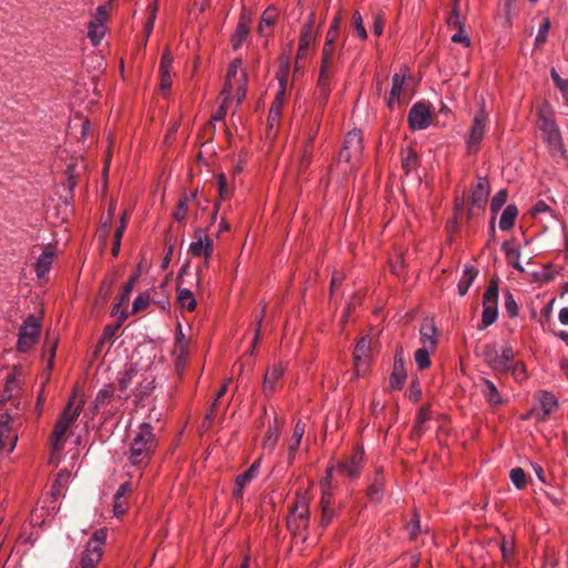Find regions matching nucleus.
I'll return each instance as SVG.
<instances>
[{"mask_svg":"<svg viewBox=\"0 0 568 568\" xmlns=\"http://www.w3.org/2000/svg\"><path fill=\"white\" fill-rule=\"evenodd\" d=\"M285 92L283 90H277L275 99L270 108L268 112V125L270 128H273L280 122L281 115H282V109L285 100Z\"/></svg>","mask_w":568,"mask_h":568,"instance_id":"nucleus-28","label":"nucleus"},{"mask_svg":"<svg viewBox=\"0 0 568 568\" xmlns=\"http://www.w3.org/2000/svg\"><path fill=\"white\" fill-rule=\"evenodd\" d=\"M70 477L71 474L68 470H61L58 474L57 479L52 485V496L54 498H57L61 494L62 489L68 485Z\"/></svg>","mask_w":568,"mask_h":568,"instance_id":"nucleus-46","label":"nucleus"},{"mask_svg":"<svg viewBox=\"0 0 568 568\" xmlns=\"http://www.w3.org/2000/svg\"><path fill=\"white\" fill-rule=\"evenodd\" d=\"M221 98H222V102H221L219 109L212 115V120H214V121H222L225 118L226 112H227L229 101L231 99H225V97H222V95H221Z\"/></svg>","mask_w":568,"mask_h":568,"instance_id":"nucleus-63","label":"nucleus"},{"mask_svg":"<svg viewBox=\"0 0 568 568\" xmlns=\"http://www.w3.org/2000/svg\"><path fill=\"white\" fill-rule=\"evenodd\" d=\"M507 262L517 271L524 272V267L520 264V252L517 248H510L506 252Z\"/></svg>","mask_w":568,"mask_h":568,"instance_id":"nucleus-55","label":"nucleus"},{"mask_svg":"<svg viewBox=\"0 0 568 568\" xmlns=\"http://www.w3.org/2000/svg\"><path fill=\"white\" fill-rule=\"evenodd\" d=\"M540 130L547 136L548 142L556 143L559 141V130L554 119L542 115L540 118Z\"/></svg>","mask_w":568,"mask_h":568,"instance_id":"nucleus-32","label":"nucleus"},{"mask_svg":"<svg viewBox=\"0 0 568 568\" xmlns=\"http://www.w3.org/2000/svg\"><path fill=\"white\" fill-rule=\"evenodd\" d=\"M489 182L486 178H479L471 191V205L476 209H484L489 195Z\"/></svg>","mask_w":568,"mask_h":568,"instance_id":"nucleus-25","label":"nucleus"},{"mask_svg":"<svg viewBox=\"0 0 568 568\" xmlns=\"http://www.w3.org/2000/svg\"><path fill=\"white\" fill-rule=\"evenodd\" d=\"M353 23H354V28H355L358 37L362 40H365L367 38V33H366V30H365V27L363 23V19H362V16L359 14V12H355L353 14Z\"/></svg>","mask_w":568,"mask_h":568,"instance_id":"nucleus-61","label":"nucleus"},{"mask_svg":"<svg viewBox=\"0 0 568 568\" xmlns=\"http://www.w3.org/2000/svg\"><path fill=\"white\" fill-rule=\"evenodd\" d=\"M310 523V497L306 490L298 489L295 493V501L291 508L287 519L288 529L298 534L301 530L307 528Z\"/></svg>","mask_w":568,"mask_h":568,"instance_id":"nucleus-5","label":"nucleus"},{"mask_svg":"<svg viewBox=\"0 0 568 568\" xmlns=\"http://www.w3.org/2000/svg\"><path fill=\"white\" fill-rule=\"evenodd\" d=\"M233 94L236 95L237 104H240L246 94V73L242 72L240 74L239 81H236V84L233 89Z\"/></svg>","mask_w":568,"mask_h":568,"instance_id":"nucleus-50","label":"nucleus"},{"mask_svg":"<svg viewBox=\"0 0 568 568\" xmlns=\"http://www.w3.org/2000/svg\"><path fill=\"white\" fill-rule=\"evenodd\" d=\"M405 364L402 358V352L396 353L394 357V367L389 377L390 389H402L406 381Z\"/></svg>","mask_w":568,"mask_h":568,"instance_id":"nucleus-24","label":"nucleus"},{"mask_svg":"<svg viewBox=\"0 0 568 568\" xmlns=\"http://www.w3.org/2000/svg\"><path fill=\"white\" fill-rule=\"evenodd\" d=\"M41 324L34 315H30L23 322L18 334L17 347L19 352H28L38 341Z\"/></svg>","mask_w":568,"mask_h":568,"instance_id":"nucleus-10","label":"nucleus"},{"mask_svg":"<svg viewBox=\"0 0 568 568\" xmlns=\"http://www.w3.org/2000/svg\"><path fill=\"white\" fill-rule=\"evenodd\" d=\"M187 201L186 195L180 199L176 210L173 212V219L175 221L181 222L185 219L189 209Z\"/></svg>","mask_w":568,"mask_h":568,"instance_id":"nucleus-56","label":"nucleus"},{"mask_svg":"<svg viewBox=\"0 0 568 568\" xmlns=\"http://www.w3.org/2000/svg\"><path fill=\"white\" fill-rule=\"evenodd\" d=\"M509 372L511 373V375L514 376V378L517 382H523L527 377L526 368H525V366L521 363H514L513 362L511 368H510Z\"/></svg>","mask_w":568,"mask_h":568,"instance_id":"nucleus-60","label":"nucleus"},{"mask_svg":"<svg viewBox=\"0 0 568 568\" xmlns=\"http://www.w3.org/2000/svg\"><path fill=\"white\" fill-rule=\"evenodd\" d=\"M108 20V9L105 6H99L94 17L88 26V38L93 45H98L105 33V22Z\"/></svg>","mask_w":568,"mask_h":568,"instance_id":"nucleus-12","label":"nucleus"},{"mask_svg":"<svg viewBox=\"0 0 568 568\" xmlns=\"http://www.w3.org/2000/svg\"><path fill=\"white\" fill-rule=\"evenodd\" d=\"M150 304V296L148 293H140L133 301L132 314L146 310Z\"/></svg>","mask_w":568,"mask_h":568,"instance_id":"nucleus-53","label":"nucleus"},{"mask_svg":"<svg viewBox=\"0 0 568 568\" xmlns=\"http://www.w3.org/2000/svg\"><path fill=\"white\" fill-rule=\"evenodd\" d=\"M186 273V266L182 267L178 278V303L182 308L192 312L196 307V300L190 288L182 287V277Z\"/></svg>","mask_w":568,"mask_h":568,"instance_id":"nucleus-23","label":"nucleus"},{"mask_svg":"<svg viewBox=\"0 0 568 568\" xmlns=\"http://www.w3.org/2000/svg\"><path fill=\"white\" fill-rule=\"evenodd\" d=\"M364 463V449L359 446L355 447L352 455L345 460L337 464L328 465L327 467H334L332 471V476L335 480H337L334 476L337 474H346L351 478H357L362 471Z\"/></svg>","mask_w":568,"mask_h":568,"instance_id":"nucleus-11","label":"nucleus"},{"mask_svg":"<svg viewBox=\"0 0 568 568\" xmlns=\"http://www.w3.org/2000/svg\"><path fill=\"white\" fill-rule=\"evenodd\" d=\"M551 79L559 89L565 101L568 103V80L561 79L555 69L551 70Z\"/></svg>","mask_w":568,"mask_h":568,"instance_id":"nucleus-52","label":"nucleus"},{"mask_svg":"<svg viewBox=\"0 0 568 568\" xmlns=\"http://www.w3.org/2000/svg\"><path fill=\"white\" fill-rule=\"evenodd\" d=\"M507 197L508 194L505 190L497 192L490 202L491 211L497 212L507 202Z\"/></svg>","mask_w":568,"mask_h":568,"instance_id":"nucleus-58","label":"nucleus"},{"mask_svg":"<svg viewBox=\"0 0 568 568\" xmlns=\"http://www.w3.org/2000/svg\"><path fill=\"white\" fill-rule=\"evenodd\" d=\"M158 444L153 426L150 423H141L130 443L129 464L140 469L146 468L158 448Z\"/></svg>","mask_w":568,"mask_h":568,"instance_id":"nucleus-1","label":"nucleus"},{"mask_svg":"<svg viewBox=\"0 0 568 568\" xmlns=\"http://www.w3.org/2000/svg\"><path fill=\"white\" fill-rule=\"evenodd\" d=\"M280 438V430L276 425L270 426L263 439V448L272 452Z\"/></svg>","mask_w":568,"mask_h":568,"instance_id":"nucleus-43","label":"nucleus"},{"mask_svg":"<svg viewBox=\"0 0 568 568\" xmlns=\"http://www.w3.org/2000/svg\"><path fill=\"white\" fill-rule=\"evenodd\" d=\"M55 255L57 251L53 245L48 244L44 246L34 264V271L38 278H43L50 272Z\"/></svg>","mask_w":568,"mask_h":568,"instance_id":"nucleus-20","label":"nucleus"},{"mask_svg":"<svg viewBox=\"0 0 568 568\" xmlns=\"http://www.w3.org/2000/svg\"><path fill=\"white\" fill-rule=\"evenodd\" d=\"M488 115L483 108H480L474 115L471 125L466 138V151L469 155H475L480 149L481 141L486 134V124Z\"/></svg>","mask_w":568,"mask_h":568,"instance_id":"nucleus-7","label":"nucleus"},{"mask_svg":"<svg viewBox=\"0 0 568 568\" xmlns=\"http://www.w3.org/2000/svg\"><path fill=\"white\" fill-rule=\"evenodd\" d=\"M430 419V408L423 406L417 415L416 423L414 425V434L416 436L422 435L425 432L424 424Z\"/></svg>","mask_w":568,"mask_h":568,"instance_id":"nucleus-45","label":"nucleus"},{"mask_svg":"<svg viewBox=\"0 0 568 568\" xmlns=\"http://www.w3.org/2000/svg\"><path fill=\"white\" fill-rule=\"evenodd\" d=\"M139 372L135 367L129 366L120 373L118 377V384L120 390L124 392L130 388L132 381L138 377Z\"/></svg>","mask_w":568,"mask_h":568,"instance_id":"nucleus-38","label":"nucleus"},{"mask_svg":"<svg viewBox=\"0 0 568 568\" xmlns=\"http://www.w3.org/2000/svg\"><path fill=\"white\" fill-rule=\"evenodd\" d=\"M432 114L428 106L423 103H416L408 113V123L413 130H423L430 125Z\"/></svg>","mask_w":568,"mask_h":568,"instance_id":"nucleus-17","label":"nucleus"},{"mask_svg":"<svg viewBox=\"0 0 568 568\" xmlns=\"http://www.w3.org/2000/svg\"><path fill=\"white\" fill-rule=\"evenodd\" d=\"M510 480L515 485V487L518 489L525 488V486L527 484L526 474L519 467L510 470Z\"/></svg>","mask_w":568,"mask_h":568,"instance_id":"nucleus-51","label":"nucleus"},{"mask_svg":"<svg viewBox=\"0 0 568 568\" xmlns=\"http://www.w3.org/2000/svg\"><path fill=\"white\" fill-rule=\"evenodd\" d=\"M285 366L283 363H274L265 373L262 390L265 396H271L278 386L280 381L284 376Z\"/></svg>","mask_w":568,"mask_h":568,"instance_id":"nucleus-18","label":"nucleus"},{"mask_svg":"<svg viewBox=\"0 0 568 568\" xmlns=\"http://www.w3.org/2000/svg\"><path fill=\"white\" fill-rule=\"evenodd\" d=\"M371 353V339L366 336L362 337L354 349V362L356 369H359V366L362 364L366 363V359L368 358Z\"/></svg>","mask_w":568,"mask_h":568,"instance_id":"nucleus-29","label":"nucleus"},{"mask_svg":"<svg viewBox=\"0 0 568 568\" xmlns=\"http://www.w3.org/2000/svg\"><path fill=\"white\" fill-rule=\"evenodd\" d=\"M486 361L494 371L508 373L514 362V351L510 346H505L500 353H486Z\"/></svg>","mask_w":568,"mask_h":568,"instance_id":"nucleus-15","label":"nucleus"},{"mask_svg":"<svg viewBox=\"0 0 568 568\" xmlns=\"http://www.w3.org/2000/svg\"><path fill=\"white\" fill-rule=\"evenodd\" d=\"M18 442V434L12 429L9 414L0 415V453L11 454Z\"/></svg>","mask_w":568,"mask_h":568,"instance_id":"nucleus-14","label":"nucleus"},{"mask_svg":"<svg viewBox=\"0 0 568 568\" xmlns=\"http://www.w3.org/2000/svg\"><path fill=\"white\" fill-rule=\"evenodd\" d=\"M252 479H254V477L247 471L245 470L244 473L240 474L236 479H235V488H234V491H233V495L236 499H240L242 498L243 496V490L245 488V486L252 481Z\"/></svg>","mask_w":568,"mask_h":568,"instance_id":"nucleus-44","label":"nucleus"},{"mask_svg":"<svg viewBox=\"0 0 568 568\" xmlns=\"http://www.w3.org/2000/svg\"><path fill=\"white\" fill-rule=\"evenodd\" d=\"M113 393H114V389H113L112 385H108V386H104L103 388H101L98 392L95 399L93 402L94 409L98 412L102 406L109 404L113 398Z\"/></svg>","mask_w":568,"mask_h":568,"instance_id":"nucleus-40","label":"nucleus"},{"mask_svg":"<svg viewBox=\"0 0 568 568\" xmlns=\"http://www.w3.org/2000/svg\"><path fill=\"white\" fill-rule=\"evenodd\" d=\"M173 64V58L169 50H165L162 54L161 61H160V75H168L171 74V69Z\"/></svg>","mask_w":568,"mask_h":568,"instance_id":"nucleus-54","label":"nucleus"},{"mask_svg":"<svg viewBox=\"0 0 568 568\" xmlns=\"http://www.w3.org/2000/svg\"><path fill=\"white\" fill-rule=\"evenodd\" d=\"M457 1L458 0H455L454 8H453L452 12L449 13L447 21H446L448 28L456 29V30L465 28L464 21L462 19L460 12H459Z\"/></svg>","mask_w":568,"mask_h":568,"instance_id":"nucleus-47","label":"nucleus"},{"mask_svg":"<svg viewBox=\"0 0 568 568\" xmlns=\"http://www.w3.org/2000/svg\"><path fill=\"white\" fill-rule=\"evenodd\" d=\"M518 211L515 205H507L506 209L503 211L501 216L499 219V227L503 231H508L513 229L515 225V221L517 217Z\"/></svg>","mask_w":568,"mask_h":568,"instance_id":"nucleus-36","label":"nucleus"},{"mask_svg":"<svg viewBox=\"0 0 568 568\" xmlns=\"http://www.w3.org/2000/svg\"><path fill=\"white\" fill-rule=\"evenodd\" d=\"M290 74V61L287 58L282 59L280 62L278 70L276 72V79L278 81V90L286 91V84Z\"/></svg>","mask_w":568,"mask_h":568,"instance_id":"nucleus-42","label":"nucleus"},{"mask_svg":"<svg viewBox=\"0 0 568 568\" xmlns=\"http://www.w3.org/2000/svg\"><path fill=\"white\" fill-rule=\"evenodd\" d=\"M84 400L75 393L70 397L63 412L55 422L52 435L51 446L54 450H61L64 446L65 435L71 425L78 419L83 408Z\"/></svg>","mask_w":568,"mask_h":568,"instance_id":"nucleus-3","label":"nucleus"},{"mask_svg":"<svg viewBox=\"0 0 568 568\" xmlns=\"http://www.w3.org/2000/svg\"><path fill=\"white\" fill-rule=\"evenodd\" d=\"M305 433V425L302 424L300 420L295 424V427L293 429V436L287 445V452H288V460L291 462L294 459L295 454L297 449L300 448L301 440Z\"/></svg>","mask_w":568,"mask_h":568,"instance_id":"nucleus-31","label":"nucleus"},{"mask_svg":"<svg viewBox=\"0 0 568 568\" xmlns=\"http://www.w3.org/2000/svg\"><path fill=\"white\" fill-rule=\"evenodd\" d=\"M550 29L549 19L545 18L539 27L538 33L536 36V43H544L547 39V33Z\"/></svg>","mask_w":568,"mask_h":568,"instance_id":"nucleus-62","label":"nucleus"},{"mask_svg":"<svg viewBox=\"0 0 568 568\" xmlns=\"http://www.w3.org/2000/svg\"><path fill=\"white\" fill-rule=\"evenodd\" d=\"M314 20L310 18L307 22H305L300 32L298 39V49L296 52V65H298L300 61L304 60L307 57L308 49L311 44L314 42Z\"/></svg>","mask_w":568,"mask_h":568,"instance_id":"nucleus-16","label":"nucleus"},{"mask_svg":"<svg viewBox=\"0 0 568 568\" xmlns=\"http://www.w3.org/2000/svg\"><path fill=\"white\" fill-rule=\"evenodd\" d=\"M172 356L174 358L176 368H183L186 364V359L189 356L187 344H174Z\"/></svg>","mask_w":568,"mask_h":568,"instance_id":"nucleus-39","label":"nucleus"},{"mask_svg":"<svg viewBox=\"0 0 568 568\" xmlns=\"http://www.w3.org/2000/svg\"><path fill=\"white\" fill-rule=\"evenodd\" d=\"M242 72H244L242 70V61L240 59L233 60L227 68L225 84L221 92L222 97H225V99H232L233 89Z\"/></svg>","mask_w":568,"mask_h":568,"instance_id":"nucleus-22","label":"nucleus"},{"mask_svg":"<svg viewBox=\"0 0 568 568\" xmlns=\"http://www.w3.org/2000/svg\"><path fill=\"white\" fill-rule=\"evenodd\" d=\"M422 347L436 349L438 344V331L433 318H425L419 328Z\"/></svg>","mask_w":568,"mask_h":568,"instance_id":"nucleus-19","label":"nucleus"},{"mask_svg":"<svg viewBox=\"0 0 568 568\" xmlns=\"http://www.w3.org/2000/svg\"><path fill=\"white\" fill-rule=\"evenodd\" d=\"M334 467L326 468V476L321 481V526L327 527L337 515L335 496L338 490V481L332 476Z\"/></svg>","mask_w":568,"mask_h":568,"instance_id":"nucleus-4","label":"nucleus"},{"mask_svg":"<svg viewBox=\"0 0 568 568\" xmlns=\"http://www.w3.org/2000/svg\"><path fill=\"white\" fill-rule=\"evenodd\" d=\"M138 277H139L138 274L132 275L129 278V281L123 285V287L119 294V297H118V303L114 305L115 313H118V308H120L129 303L131 293L133 291V287L136 283V281H138Z\"/></svg>","mask_w":568,"mask_h":568,"instance_id":"nucleus-34","label":"nucleus"},{"mask_svg":"<svg viewBox=\"0 0 568 568\" xmlns=\"http://www.w3.org/2000/svg\"><path fill=\"white\" fill-rule=\"evenodd\" d=\"M538 407L530 410V416L535 417L537 422H544L548 416L558 407L556 396L547 390L537 394Z\"/></svg>","mask_w":568,"mask_h":568,"instance_id":"nucleus-13","label":"nucleus"},{"mask_svg":"<svg viewBox=\"0 0 568 568\" xmlns=\"http://www.w3.org/2000/svg\"><path fill=\"white\" fill-rule=\"evenodd\" d=\"M418 165V155L413 149L408 148L402 151V168L405 171V174L416 171Z\"/></svg>","mask_w":568,"mask_h":568,"instance_id":"nucleus-33","label":"nucleus"},{"mask_svg":"<svg viewBox=\"0 0 568 568\" xmlns=\"http://www.w3.org/2000/svg\"><path fill=\"white\" fill-rule=\"evenodd\" d=\"M436 349H428L426 347H419L414 354V359L419 369H426L430 366V354Z\"/></svg>","mask_w":568,"mask_h":568,"instance_id":"nucleus-41","label":"nucleus"},{"mask_svg":"<svg viewBox=\"0 0 568 568\" xmlns=\"http://www.w3.org/2000/svg\"><path fill=\"white\" fill-rule=\"evenodd\" d=\"M106 539L105 529L94 531L93 536L88 541L85 549L81 557V568H94L101 560L102 547Z\"/></svg>","mask_w":568,"mask_h":568,"instance_id":"nucleus-9","label":"nucleus"},{"mask_svg":"<svg viewBox=\"0 0 568 568\" xmlns=\"http://www.w3.org/2000/svg\"><path fill=\"white\" fill-rule=\"evenodd\" d=\"M343 54V47L337 44L324 43L321 55L320 74L317 89L320 98L326 102L331 92V80L339 68V61Z\"/></svg>","mask_w":568,"mask_h":568,"instance_id":"nucleus-2","label":"nucleus"},{"mask_svg":"<svg viewBox=\"0 0 568 568\" xmlns=\"http://www.w3.org/2000/svg\"><path fill=\"white\" fill-rule=\"evenodd\" d=\"M230 383H231V379H230V378H229V379H226V381L224 382V384L221 386V388L219 389V392L216 393V396H215V398H214V400H213V403H212V406H211V410H210V413H209V414L206 415V417H205L209 422H210V420H212V418H213V412H214V409H215V407H216V405H217V403H219L220 398H221V397H223V396H224V394L227 392V388H229V384H230Z\"/></svg>","mask_w":568,"mask_h":568,"instance_id":"nucleus-59","label":"nucleus"},{"mask_svg":"<svg viewBox=\"0 0 568 568\" xmlns=\"http://www.w3.org/2000/svg\"><path fill=\"white\" fill-rule=\"evenodd\" d=\"M504 306L509 317L515 318L518 316L519 308L517 302L515 301L513 294L509 291L505 294Z\"/></svg>","mask_w":568,"mask_h":568,"instance_id":"nucleus-49","label":"nucleus"},{"mask_svg":"<svg viewBox=\"0 0 568 568\" xmlns=\"http://www.w3.org/2000/svg\"><path fill=\"white\" fill-rule=\"evenodd\" d=\"M276 17H277V14H276L275 9L267 8L263 12L261 21H260V26H258L260 32L262 33L264 28L272 27L275 23Z\"/></svg>","mask_w":568,"mask_h":568,"instance_id":"nucleus-48","label":"nucleus"},{"mask_svg":"<svg viewBox=\"0 0 568 568\" xmlns=\"http://www.w3.org/2000/svg\"><path fill=\"white\" fill-rule=\"evenodd\" d=\"M217 187H219L221 199L230 197L231 191L227 187V181H226V176L224 174H220L217 176Z\"/></svg>","mask_w":568,"mask_h":568,"instance_id":"nucleus-64","label":"nucleus"},{"mask_svg":"<svg viewBox=\"0 0 568 568\" xmlns=\"http://www.w3.org/2000/svg\"><path fill=\"white\" fill-rule=\"evenodd\" d=\"M481 394L491 407H498L504 404V399L497 386L489 379L483 378Z\"/></svg>","mask_w":568,"mask_h":568,"instance_id":"nucleus-27","label":"nucleus"},{"mask_svg":"<svg viewBox=\"0 0 568 568\" xmlns=\"http://www.w3.org/2000/svg\"><path fill=\"white\" fill-rule=\"evenodd\" d=\"M312 151H313V138H310L308 142L304 146L303 154L300 159V166L302 169H306L311 164Z\"/></svg>","mask_w":568,"mask_h":568,"instance_id":"nucleus-57","label":"nucleus"},{"mask_svg":"<svg viewBox=\"0 0 568 568\" xmlns=\"http://www.w3.org/2000/svg\"><path fill=\"white\" fill-rule=\"evenodd\" d=\"M384 479L382 473L377 471L373 477L369 487L368 495L371 500L378 503L383 497Z\"/></svg>","mask_w":568,"mask_h":568,"instance_id":"nucleus-37","label":"nucleus"},{"mask_svg":"<svg viewBox=\"0 0 568 568\" xmlns=\"http://www.w3.org/2000/svg\"><path fill=\"white\" fill-rule=\"evenodd\" d=\"M408 72L407 70H402L399 73H395L392 78V89L389 93V98L387 101V105L393 109L395 104L397 103L403 90L404 85L406 83V80L408 79Z\"/></svg>","mask_w":568,"mask_h":568,"instance_id":"nucleus-26","label":"nucleus"},{"mask_svg":"<svg viewBox=\"0 0 568 568\" xmlns=\"http://www.w3.org/2000/svg\"><path fill=\"white\" fill-rule=\"evenodd\" d=\"M250 32L248 21L242 17L236 26V29L231 38L233 50H237L241 48L243 42L246 40Z\"/></svg>","mask_w":568,"mask_h":568,"instance_id":"nucleus-30","label":"nucleus"},{"mask_svg":"<svg viewBox=\"0 0 568 568\" xmlns=\"http://www.w3.org/2000/svg\"><path fill=\"white\" fill-rule=\"evenodd\" d=\"M499 288L497 280H491L483 295V313L479 329L493 325L498 317Z\"/></svg>","mask_w":568,"mask_h":568,"instance_id":"nucleus-6","label":"nucleus"},{"mask_svg":"<svg viewBox=\"0 0 568 568\" xmlns=\"http://www.w3.org/2000/svg\"><path fill=\"white\" fill-rule=\"evenodd\" d=\"M363 152V138L359 130L349 131L343 142V146L338 152V163H347L355 165Z\"/></svg>","mask_w":568,"mask_h":568,"instance_id":"nucleus-8","label":"nucleus"},{"mask_svg":"<svg viewBox=\"0 0 568 568\" xmlns=\"http://www.w3.org/2000/svg\"><path fill=\"white\" fill-rule=\"evenodd\" d=\"M197 241L190 244V252L193 256H204L206 260L213 253V241L206 235L204 230L196 231Z\"/></svg>","mask_w":568,"mask_h":568,"instance_id":"nucleus-21","label":"nucleus"},{"mask_svg":"<svg viewBox=\"0 0 568 568\" xmlns=\"http://www.w3.org/2000/svg\"><path fill=\"white\" fill-rule=\"evenodd\" d=\"M476 276L477 271L473 266H466L464 268L463 275L457 285L458 294L460 296H464L468 292Z\"/></svg>","mask_w":568,"mask_h":568,"instance_id":"nucleus-35","label":"nucleus"}]
</instances>
